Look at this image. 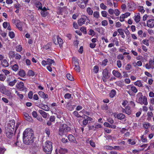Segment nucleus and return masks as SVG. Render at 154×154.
<instances>
[{
  "instance_id": "1",
  "label": "nucleus",
  "mask_w": 154,
  "mask_h": 154,
  "mask_svg": "<svg viewBox=\"0 0 154 154\" xmlns=\"http://www.w3.org/2000/svg\"><path fill=\"white\" fill-rule=\"evenodd\" d=\"M34 133L33 130L30 128L26 129L23 134V143L26 145H30L34 140Z\"/></svg>"
},
{
  "instance_id": "2",
  "label": "nucleus",
  "mask_w": 154,
  "mask_h": 154,
  "mask_svg": "<svg viewBox=\"0 0 154 154\" xmlns=\"http://www.w3.org/2000/svg\"><path fill=\"white\" fill-rule=\"evenodd\" d=\"M44 151L47 154H50L52 150V143L50 141H47L43 146Z\"/></svg>"
},
{
  "instance_id": "3",
  "label": "nucleus",
  "mask_w": 154,
  "mask_h": 154,
  "mask_svg": "<svg viewBox=\"0 0 154 154\" xmlns=\"http://www.w3.org/2000/svg\"><path fill=\"white\" fill-rule=\"evenodd\" d=\"M70 128L66 124H64L62 125L60 127L59 131V134L60 135L62 136L65 134L66 133L70 130Z\"/></svg>"
},
{
  "instance_id": "4",
  "label": "nucleus",
  "mask_w": 154,
  "mask_h": 154,
  "mask_svg": "<svg viewBox=\"0 0 154 154\" xmlns=\"http://www.w3.org/2000/svg\"><path fill=\"white\" fill-rule=\"evenodd\" d=\"M85 21H86V25H88V23L90 22V20L87 16L84 15L82 16V18L78 20V23L79 26H81L85 24Z\"/></svg>"
},
{
  "instance_id": "5",
  "label": "nucleus",
  "mask_w": 154,
  "mask_h": 154,
  "mask_svg": "<svg viewBox=\"0 0 154 154\" xmlns=\"http://www.w3.org/2000/svg\"><path fill=\"white\" fill-rule=\"evenodd\" d=\"M6 81L8 83V85L10 86H13L17 82V80L14 79V76H11L7 78Z\"/></svg>"
},
{
  "instance_id": "6",
  "label": "nucleus",
  "mask_w": 154,
  "mask_h": 154,
  "mask_svg": "<svg viewBox=\"0 0 154 154\" xmlns=\"http://www.w3.org/2000/svg\"><path fill=\"white\" fill-rule=\"evenodd\" d=\"M88 1V0H78L77 4L80 8H84L86 7Z\"/></svg>"
},
{
  "instance_id": "7",
  "label": "nucleus",
  "mask_w": 154,
  "mask_h": 154,
  "mask_svg": "<svg viewBox=\"0 0 154 154\" xmlns=\"http://www.w3.org/2000/svg\"><path fill=\"white\" fill-rule=\"evenodd\" d=\"M15 125V121L14 120H12L10 121L9 123L7 125L6 129H8L9 130L14 131Z\"/></svg>"
},
{
  "instance_id": "8",
  "label": "nucleus",
  "mask_w": 154,
  "mask_h": 154,
  "mask_svg": "<svg viewBox=\"0 0 154 154\" xmlns=\"http://www.w3.org/2000/svg\"><path fill=\"white\" fill-rule=\"evenodd\" d=\"M85 116L83 117V118L84 119L82 122V124L84 127L88 123L89 121H92L93 120L92 118L86 115H84Z\"/></svg>"
},
{
  "instance_id": "9",
  "label": "nucleus",
  "mask_w": 154,
  "mask_h": 154,
  "mask_svg": "<svg viewBox=\"0 0 154 154\" xmlns=\"http://www.w3.org/2000/svg\"><path fill=\"white\" fill-rule=\"evenodd\" d=\"M137 100L138 103L141 104L142 103L143 99V95L141 92L138 93L136 95Z\"/></svg>"
},
{
  "instance_id": "10",
  "label": "nucleus",
  "mask_w": 154,
  "mask_h": 154,
  "mask_svg": "<svg viewBox=\"0 0 154 154\" xmlns=\"http://www.w3.org/2000/svg\"><path fill=\"white\" fill-rule=\"evenodd\" d=\"M127 88L131 90V91L134 93L137 92L138 90L136 87L132 85H129L127 86Z\"/></svg>"
},
{
  "instance_id": "11",
  "label": "nucleus",
  "mask_w": 154,
  "mask_h": 154,
  "mask_svg": "<svg viewBox=\"0 0 154 154\" xmlns=\"http://www.w3.org/2000/svg\"><path fill=\"white\" fill-rule=\"evenodd\" d=\"M145 67L148 69H154V66L152 60H149V63H147L145 64Z\"/></svg>"
},
{
  "instance_id": "12",
  "label": "nucleus",
  "mask_w": 154,
  "mask_h": 154,
  "mask_svg": "<svg viewBox=\"0 0 154 154\" xmlns=\"http://www.w3.org/2000/svg\"><path fill=\"white\" fill-rule=\"evenodd\" d=\"M122 112H125L126 114L128 115H130L131 112V108L129 106H127L125 107V109L122 108Z\"/></svg>"
},
{
  "instance_id": "13",
  "label": "nucleus",
  "mask_w": 154,
  "mask_h": 154,
  "mask_svg": "<svg viewBox=\"0 0 154 154\" xmlns=\"http://www.w3.org/2000/svg\"><path fill=\"white\" fill-rule=\"evenodd\" d=\"M135 6V4L134 2L131 4H130L129 3H127V6L129 11H132L134 10L135 9V7L134 6Z\"/></svg>"
},
{
  "instance_id": "14",
  "label": "nucleus",
  "mask_w": 154,
  "mask_h": 154,
  "mask_svg": "<svg viewBox=\"0 0 154 154\" xmlns=\"http://www.w3.org/2000/svg\"><path fill=\"white\" fill-rule=\"evenodd\" d=\"M53 42L55 45L59 44L60 48L63 43V39H54Z\"/></svg>"
},
{
  "instance_id": "15",
  "label": "nucleus",
  "mask_w": 154,
  "mask_h": 154,
  "mask_svg": "<svg viewBox=\"0 0 154 154\" xmlns=\"http://www.w3.org/2000/svg\"><path fill=\"white\" fill-rule=\"evenodd\" d=\"M147 26L149 28H153L154 26V19L149 20L147 23Z\"/></svg>"
},
{
  "instance_id": "16",
  "label": "nucleus",
  "mask_w": 154,
  "mask_h": 154,
  "mask_svg": "<svg viewBox=\"0 0 154 154\" xmlns=\"http://www.w3.org/2000/svg\"><path fill=\"white\" fill-rule=\"evenodd\" d=\"M5 131L7 136L9 138H11L13 136L14 131L8 129H6Z\"/></svg>"
},
{
  "instance_id": "17",
  "label": "nucleus",
  "mask_w": 154,
  "mask_h": 154,
  "mask_svg": "<svg viewBox=\"0 0 154 154\" xmlns=\"http://www.w3.org/2000/svg\"><path fill=\"white\" fill-rule=\"evenodd\" d=\"M16 87L20 91H23L24 90V87L23 83L21 82L18 83L17 84Z\"/></svg>"
},
{
  "instance_id": "18",
  "label": "nucleus",
  "mask_w": 154,
  "mask_h": 154,
  "mask_svg": "<svg viewBox=\"0 0 154 154\" xmlns=\"http://www.w3.org/2000/svg\"><path fill=\"white\" fill-rule=\"evenodd\" d=\"M113 75L115 77L119 79H121L122 76L120 72L115 70H114L112 72Z\"/></svg>"
},
{
  "instance_id": "19",
  "label": "nucleus",
  "mask_w": 154,
  "mask_h": 154,
  "mask_svg": "<svg viewBox=\"0 0 154 154\" xmlns=\"http://www.w3.org/2000/svg\"><path fill=\"white\" fill-rule=\"evenodd\" d=\"M16 26L17 28L20 30L22 31V30L23 23L19 20L16 21Z\"/></svg>"
},
{
  "instance_id": "20",
  "label": "nucleus",
  "mask_w": 154,
  "mask_h": 154,
  "mask_svg": "<svg viewBox=\"0 0 154 154\" xmlns=\"http://www.w3.org/2000/svg\"><path fill=\"white\" fill-rule=\"evenodd\" d=\"M103 77L106 78H109V75L108 70L106 69H104L103 72Z\"/></svg>"
},
{
  "instance_id": "21",
  "label": "nucleus",
  "mask_w": 154,
  "mask_h": 154,
  "mask_svg": "<svg viewBox=\"0 0 154 154\" xmlns=\"http://www.w3.org/2000/svg\"><path fill=\"white\" fill-rule=\"evenodd\" d=\"M134 20L135 22L137 23H138L140 21V17L139 13H138L135 15L134 16Z\"/></svg>"
},
{
  "instance_id": "22",
  "label": "nucleus",
  "mask_w": 154,
  "mask_h": 154,
  "mask_svg": "<svg viewBox=\"0 0 154 154\" xmlns=\"http://www.w3.org/2000/svg\"><path fill=\"white\" fill-rule=\"evenodd\" d=\"M38 94L42 98L45 99H47L48 98V96L47 94L44 93V92L40 91L38 92Z\"/></svg>"
},
{
  "instance_id": "23",
  "label": "nucleus",
  "mask_w": 154,
  "mask_h": 154,
  "mask_svg": "<svg viewBox=\"0 0 154 154\" xmlns=\"http://www.w3.org/2000/svg\"><path fill=\"white\" fill-rule=\"evenodd\" d=\"M38 112L42 115L43 117L45 119L47 118L48 115V113H47L42 110H39L38 111Z\"/></svg>"
},
{
  "instance_id": "24",
  "label": "nucleus",
  "mask_w": 154,
  "mask_h": 154,
  "mask_svg": "<svg viewBox=\"0 0 154 154\" xmlns=\"http://www.w3.org/2000/svg\"><path fill=\"white\" fill-rule=\"evenodd\" d=\"M134 84L136 86L140 87H143V86L142 84L141 81L140 80H138L134 83Z\"/></svg>"
},
{
  "instance_id": "25",
  "label": "nucleus",
  "mask_w": 154,
  "mask_h": 154,
  "mask_svg": "<svg viewBox=\"0 0 154 154\" xmlns=\"http://www.w3.org/2000/svg\"><path fill=\"white\" fill-rule=\"evenodd\" d=\"M25 119L27 121H31L32 120V118L29 116L28 114L26 112L23 113Z\"/></svg>"
},
{
  "instance_id": "26",
  "label": "nucleus",
  "mask_w": 154,
  "mask_h": 154,
  "mask_svg": "<svg viewBox=\"0 0 154 154\" xmlns=\"http://www.w3.org/2000/svg\"><path fill=\"white\" fill-rule=\"evenodd\" d=\"M1 64L4 67H7L9 66V63L6 59H4L2 61Z\"/></svg>"
},
{
  "instance_id": "27",
  "label": "nucleus",
  "mask_w": 154,
  "mask_h": 154,
  "mask_svg": "<svg viewBox=\"0 0 154 154\" xmlns=\"http://www.w3.org/2000/svg\"><path fill=\"white\" fill-rule=\"evenodd\" d=\"M59 152L60 154H65L67 152V150L66 149L60 148Z\"/></svg>"
},
{
  "instance_id": "28",
  "label": "nucleus",
  "mask_w": 154,
  "mask_h": 154,
  "mask_svg": "<svg viewBox=\"0 0 154 154\" xmlns=\"http://www.w3.org/2000/svg\"><path fill=\"white\" fill-rule=\"evenodd\" d=\"M69 140L72 142H75L76 141L75 137L72 134H69L68 136Z\"/></svg>"
},
{
  "instance_id": "29",
  "label": "nucleus",
  "mask_w": 154,
  "mask_h": 154,
  "mask_svg": "<svg viewBox=\"0 0 154 154\" xmlns=\"http://www.w3.org/2000/svg\"><path fill=\"white\" fill-rule=\"evenodd\" d=\"M39 107L41 109L46 111H48L50 109L49 107L47 105L43 104Z\"/></svg>"
},
{
  "instance_id": "30",
  "label": "nucleus",
  "mask_w": 154,
  "mask_h": 154,
  "mask_svg": "<svg viewBox=\"0 0 154 154\" xmlns=\"http://www.w3.org/2000/svg\"><path fill=\"white\" fill-rule=\"evenodd\" d=\"M125 117L124 114L122 113H119L117 116V117L119 119L122 120L124 119Z\"/></svg>"
},
{
  "instance_id": "31",
  "label": "nucleus",
  "mask_w": 154,
  "mask_h": 154,
  "mask_svg": "<svg viewBox=\"0 0 154 154\" xmlns=\"http://www.w3.org/2000/svg\"><path fill=\"white\" fill-rule=\"evenodd\" d=\"M116 93V92L115 90L114 89L112 90L109 93V97L111 98L115 96Z\"/></svg>"
},
{
  "instance_id": "32",
  "label": "nucleus",
  "mask_w": 154,
  "mask_h": 154,
  "mask_svg": "<svg viewBox=\"0 0 154 154\" xmlns=\"http://www.w3.org/2000/svg\"><path fill=\"white\" fill-rule=\"evenodd\" d=\"M47 62L48 65L49 66H51L52 64H53V65L55 64L54 61L50 59H47Z\"/></svg>"
},
{
  "instance_id": "33",
  "label": "nucleus",
  "mask_w": 154,
  "mask_h": 154,
  "mask_svg": "<svg viewBox=\"0 0 154 154\" xmlns=\"http://www.w3.org/2000/svg\"><path fill=\"white\" fill-rule=\"evenodd\" d=\"M138 11L142 14L145 11L143 7L142 6L139 5L138 6Z\"/></svg>"
},
{
  "instance_id": "34",
  "label": "nucleus",
  "mask_w": 154,
  "mask_h": 154,
  "mask_svg": "<svg viewBox=\"0 0 154 154\" xmlns=\"http://www.w3.org/2000/svg\"><path fill=\"white\" fill-rule=\"evenodd\" d=\"M35 5L36 7L38 8V9H42V5L40 2H37L35 3Z\"/></svg>"
},
{
  "instance_id": "35",
  "label": "nucleus",
  "mask_w": 154,
  "mask_h": 154,
  "mask_svg": "<svg viewBox=\"0 0 154 154\" xmlns=\"http://www.w3.org/2000/svg\"><path fill=\"white\" fill-rule=\"evenodd\" d=\"M12 70L14 71H17L19 69V66L17 64H15L12 66Z\"/></svg>"
},
{
  "instance_id": "36",
  "label": "nucleus",
  "mask_w": 154,
  "mask_h": 154,
  "mask_svg": "<svg viewBox=\"0 0 154 154\" xmlns=\"http://www.w3.org/2000/svg\"><path fill=\"white\" fill-rule=\"evenodd\" d=\"M8 55L9 57L11 58H13L15 57V53L14 52L12 51H9Z\"/></svg>"
},
{
  "instance_id": "37",
  "label": "nucleus",
  "mask_w": 154,
  "mask_h": 154,
  "mask_svg": "<svg viewBox=\"0 0 154 154\" xmlns=\"http://www.w3.org/2000/svg\"><path fill=\"white\" fill-rule=\"evenodd\" d=\"M27 75L29 76H33L35 75L34 72L31 70H29L27 73Z\"/></svg>"
},
{
  "instance_id": "38",
  "label": "nucleus",
  "mask_w": 154,
  "mask_h": 154,
  "mask_svg": "<svg viewBox=\"0 0 154 154\" xmlns=\"http://www.w3.org/2000/svg\"><path fill=\"white\" fill-rule=\"evenodd\" d=\"M86 11L89 15H92L93 13V11L91 8L88 7L87 8Z\"/></svg>"
},
{
  "instance_id": "39",
  "label": "nucleus",
  "mask_w": 154,
  "mask_h": 154,
  "mask_svg": "<svg viewBox=\"0 0 154 154\" xmlns=\"http://www.w3.org/2000/svg\"><path fill=\"white\" fill-rule=\"evenodd\" d=\"M26 74L24 71L23 70H20L19 72V75L22 77H23Z\"/></svg>"
},
{
  "instance_id": "40",
  "label": "nucleus",
  "mask_w": 154,
  "mask_h": 154,
  "mask_svg": "<svg viewBox=\"0 0 154 154\" xmlns=\"http://www.w3.org/2000/svg\"><path fill=\"white\" fill-rule=\"evenodd\" d=\"M93 16L96 19H98L99 18L100 15L99 13L97 11H94L93 13Z\"/></svg>"
},
{
  "instance_id": "41",
  "label": "nucleus",
  "mask_w": 154,
  "mask_h": 154,
  "mask_svg": "<svg viewBox=\"0 0 154 154\" xmlns=\"http://www.w3.org/2000/svg\"><path fill=\"white\" fill-rule=\"evenodd\" d=\"M66 77L68 79L71 81H73L74 80V78L72 75L69 73L67 74L66 75Z\"/></svg>"
},
{
  "instance_id": "42",
  "label": "nucleus",
  "mask_w": 154,
  "mask_h": 154,
  "mask_svg": "<svg viewBox=\"0 0 154 154\" xmlns=\"http://www.w3.org/2000/svg\"><path fill=\"white\" fill-rule=\"evenodd\" d=\"M142 100H143V101H142V103H141V104H144L145 105H147L148 102H147V98H146V97L144 96L143 97V98Z\"/></svg>"
},
{
  "instance_id": "43",
  "label": "nucleus",
  "mask_w": 154,
  "mask_h": 154,
  "mask_svg": "<svg viewBox=\"0 0 154 154\" xmlns=\"http://www.w3.org/2000/svg\"><path fill=\"white\" fill-rule=\"evenodd\" d=\"M6 90V88L5 86H2L0 87V91L3 94L4 93Z\"/></svg>"
},
{
  "instance_id": "44",
  "label": "nucleus",
  "mask_w": 154,
  "mask_h": 154,
  "mask_svg": "<svg viewBox=\"0 0 154 154\" xmlns=\"http://www.w3.org/2000/svg\"><path fill=\"white\" fill-rule=\"evenodd\" d=\"M143 127L146 129L148 128L150 126V124L149 122H144L143 124Z\"/></svg>"
},
{
  "instance_id": "45",
  "label": "nucleus",
  "mask_w": 154,
  "mask_h": 154,
  "mask_svg": "<svg viewBox=\"0 0 154 154\" xmlns=\"http://www.w3.org/2000/svg\"><path fill=\"white\" fill-rule=\"evenodd\" d=\"M75 67L74 68V69L77 72H80V68L79 66V64H76V65H74Z\"/></svg>"
},
{
  "instance_id": "46",
  "label": "nucleus",
  "mask_w": 154,
  "mask_h": 154,
  "mask_svg": "<svg viewBox=\"0 0 154 154\" xmlns=\"http://www.w3.org/2000/svg\"><path fill=\"white\" fill-rule=\"evenodd\" d=\"M2 71L4 73L5 75L6 76H7L8 75H9L10 73L9 71L4 69H2Z\"/></svg>"
},
{
  "instance_id": "47",
  "label": "nucleus",
  "mask_w": 154,
  "mask_h": 154,
  "mask_svg": "<svg viewBox=\"0 0 154 154\" xmlns=\"http://www.w3.org/2000/svg\"><path fill=\"white\" fill-rule=\"evenodd\" d=\"M100 7L103 10H105L106 9L107 7L103 3H101L100 5Z\"/></svg>"
},
{
  "instance_id": "48",
  "label": "nucleus",
  "mask_w": 154,
  "mask_h": 154,
  "mask_svg": "<svg viewBox=\"0 0 154 154\" xmlns=\"http://www.w3.org/2000/svg\"><path fill=\"white\" fill-rule=\"evenodd\" d=\"M16 49L17 51L19 52L22 50V48L21 45H18L16 47Z\"/></svg>"
},
{
  "instance_id": "49",
  "label": "nucleus",
  "mask_w": 154,
  "mask_h": 154,
  "mask_svg": "<svg viewBox=\"0 0 154 154\" xmlns=\"http://www.w3.org/2000/svg\"><path fill=\"white\" fill-rule=\"evenodd\" d=\"M6 76L3 74H0V81H4L6 79Z\"/></svg>"
},
{
  "instance_id": "50",
  "label": "nucleus",
  "mask_w": 154,
  "mask_h": 154,
  "mask_svg": "<svg viewBox=\"0 0 154 154\" xmlns=\"http://www.w3.org/2000/svg\"><path fill=\"white\" fill-rule=\"evenodd\" d=\"M147 115L148 116L147 118V120H149L150 119H151V117H152L153 116V114L152 112H149L147 113Z\"/></svg>"
},
{
  "instance_id": "51",
  "label": "nucleus",
  "mask_w": 154,
  "mask_h": 154,
  "mask_svg": "<svg viewBox=\"0 0 154 154\" xmlns=\"http://www.w3.org/2000/svg\"><path fill=\"white\" fill-rule=\"evenodd\" d=\"M99 70V67L97 66H95L94 67L93 72L95 73H97Z\"/></svg>"
},
{
  "instance_id": "52",
  "label": "nucleus",
  "mask_w": 154,
  "mask_h": 154,
  "mask_svg": "<svg viewBox=\"0 0 154 154\" xmlns=\"http://www.w3.org/2000/svg\"><path fill=\"white\" fill-rule=\"evenodd\" d=\"M4 94H5L6 95H7V96L10 97L11 96V93L10 90H6L4 93Z\"/></svg>"
},
{
  "instance_id": "53",
  "label": "nucleus",
  "mask_w": 154,
  "mask_h": 154,
  "mask_svg": "<svg viewBox=\"0 0 154 154\" xmlns=\"http://www.w3.org/2000/svg\"><path fill=\"white\" fill-rule=\"evenodd\" d=\"M41 14L42 16L45 17L48 15V12L47 11H41Z\"/></svg>"
},
{
  "instance_id": "54",
  "label": "nucleus",
  "mask_w": 154,
  "mask_h": 154,
  "mask_svg": "<svg viewBox=\"0 0 154 154\" xmlns=\"http://www.w3.org/2000/svg\"><path fill=\"white\" fill-rule=\"evenodd\" d=\"M101 108L103 110H107L108 109V107L106 104H104L101 106Z\"/></svg>"
},
{
  "instance_id": "55",
  "label": "nucleus",
  "mask_w": 154,
  "mask_h": 154,
  "mask_svg": "<svg viewBox=\"0 0 154 154\" xmlns=\"http://www.w3.org/2000/svg\"><path fill=\"white\" fill-rule=\"evenodd\" d=\"M73 114L74 116H76L78 118H80V117H82V116L80 115L79 113L78 112L75 111H74L73 112Z\"/></svg>"
},
{
  "instance_id": "56",
  "label": "nucleus",
  "mask_w": 154,
  "mask_h": 154,
  "mask_svg": "<svg viewBox=\"0 0 154 154\" xmlns=\"http://www.w3.org/2000/svg\"><path fill=\"white\" fill-rule=\"evenodd\" d=\"M114 13L116 16H118L120 14V12L118 9H116L114 10Z\"/></svg>"
},
{
  "instance_id": "57",
  "label": "nucleus",
  "mask_w": 154,
  "mask_h": 154,
  "mask_svg": "<svg viewBox=\"0 0 154 154\" xmlns=\"http://www.w3.org/2000/svg\"><path fill=\"white\" fill-rule=\"evenodd\" d=\"M101 14L102 17H106L107 16V12L105 11H102L101 12Z\"/></svg>"
},
{
  "instance_id": "58",
  "label": "nucleus",
  "mask_w": 154,
  "mask_h": 154,
  "mask_svg": "<svg viewBox=\"0 0 154 154\" xmlns=\"http://www.w3.org/2000/svg\"><path fill=\"white\" fill-rule=\"evenodd\" d=\"M117 31L119 33L121 34V35H122V37L124 38V37L123 36V35L124 34L123 29H118Z\"/></svg>"
},
{
  "instance_id": "59",
  "label": "nucleus",
  "mask_w": 154,
  "mask_h": 154,
  "mask_svg": "<svg viewBox=\"0 0 154 154\" xmlns=\"http://www.w3.org/2000/svg\"><path fill=\"white\" fill-rule=\"evenodd\" d=\"M9 35L10 37L12 38H14L15 36L14 33L13 32H9Z\"/></svg>"
},
{
  "instance_id": "60",
  "label": "nucleus",
  "mask_w": 154,
  "mask_h": 154,
  "mask_svg": "<svg viewBox=\"0 0 154 154\" xmlns=\"http://www.w3.org/2000/svg\"><path fill=\"white\" fill-rule=\"evenodd\" d=\"M141 140L143 142H147V140L146 138H144L143 135H142L141 137Z\"/></svg>"
},
{
  "instance_id": "61",
  "label": "nucleus",
  "mask_w": 154,
  "mask_h": 154,
  "mask_svg": "<svg viewBox=\"0 0 154 154\" xmlns=\"http://www.w3.org/2000/svg\"><path fill=\"white\" fill-rule=\"evenodd\" d=\"M80 30L84 33H86L87 32L86 28L84 27H82L80 29Z\"/></svg>"
},
{
  "instance_id": "62",
  "label": "nucleus",
  "mask_w": 154,
  "mask_h": 154,
  "mask_svg": "<svg viewBox=\"0 0 154 154\" xmlns=\"http://www.w3.org/2000/svg\"><path fill=\"white\" fill-rule=\"evenodd\" d=\"M131 67V65L130 64H128L126 66L125 69L126 70L128 71L130 70Z\"/></svg>"
},
{
  "instance_id": "63",
  "label": "nucleus",
  "mask_w": 154,
  "mask_h": 154,
  "mask_svg": "<svg viewBox=\"0 0 154 154\" xmlns=\"http://www.w3.org/2000/svg\"><path fill=\"white\" fill-rule=\"evenodd\" d=\"M15 59L17 60H20L21 58V56L18 54H16L15 55Z\"/></svg>"
},
{
  "instance_id": "64",
  "label": "nucleus",
  "mask_w": 154,
  "mask_h": 154,
  "mask_svg": "<svg viewBox=\"0 0 154 154\" xmlns=\"http://www.w3.org/2000/svg\"><path fill=\"white\" fill-rule=\"evenodd\" d=\"M21 7V5L20 4L17 3L14 5V7L17 9H20Z\"/></svg>"
}]
</instances>
